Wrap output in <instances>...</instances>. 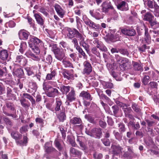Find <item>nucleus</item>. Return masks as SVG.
<instances>
[{"mask_svg": "<svg viewBox=\"0 0 159 159\" xmlns=\"http://www.w3.org/2000/svg\"><path fill=\"white\" fill-rule=\"evenodd\" d=\"M70 122L71 123L74 125H75L81 124L82 122V121L80 118L74 117L70 120Z\"/></svg>", "mask_w": 159, "mask_h": 159, "instance_id": "nucleus-26", "label": "nucleus"}, {"mask_svg": "<svg viewBox=\"0 0 159 159\" xmlns=\"http://www.w3.org/2000/svg\"><path fill=\"white\" fill-rule=\"evenodd\" d=\"M103 4H102V12L105 13L107 12L111 9H113L112 6L110 4H109L107 5L106 7H103Z\"/></svg>", "mask_w": 159, "mask_h": 159, "instance_id": "nucleus-35", "label": "nucleus"}, {"mask_svg": "<svg viewBox=\"0 0 159 159\" xmlns=\"http://www.w3.org/2000/svg\"><path fill=\"white\" fill-rule=\"evenodd\" d=\"M84 68L83 73L84 74L89 75L92 71V67L91 64L87 61L84 62L83 63Z\"/></svg>", "mask_w": 159, "mask_h": 159, "instance_id": "nucleus-7", "label": "nucleus"}, {"mask_svg": "<svg viewBox=\"0 0 159 159\" xmlns=\"http://www.w3.org/2000/svg\"><path fill=\"white\" fill-rule=\"evenodd\" d=\"M30 42L29 43V46L31 48L32 51L37 54H39L40 53V51L39 48L36 45H33L31 43L30 44Z\"/></svg>", "mask_w": 159, "mask_h": 159, "instance_id": "nucleus-37", "label": "nucleus"}, {"mask_svg": "<svg viewBox=\"0 0 159 159\" xmlns=\"http://www.w3.org/2000/svg\"><path fill=\"white\" fill-rule=\"evenodd\" d=\"M34 16L38 24L40 26H43L44 24V20L39 14H34Z\"/></svg>", "mask_w": 159, "mask_h": 159, "instance_id": "nucleus-20", "label": "nucleus"}, {"mask_svg": "<svg viewBox=\"0 0 159 159\" xmlns=\"http://www.w3.org/2000/svg\"><path fill=\"white\" fill-rule=\"evenodd\" d=\"M43 121L44 120L40 117H37L35 119V121L37 123L43 124Z\"/></svg>", "mask_w": 159, "mask_h": 159, "instance_id": "nucleus-61", "label": "nucleus"}, {"mask_svg": "<svg viewBox=\"0 0 159 159\" xmlns=\"http://www.w3.org/2000/svg\"><path fill=\"white\" fill-rule=\"evenodd\" d=\"M26 46V44L24 43H21L20 45V48L19 49L20 52L23 53L25 49V48Z\"/></svg>", "mask_w": 159, "mask_h": 159, "instance_id": "nucleus-49", "label": "nucleus"}, {"mask_svg": "<svg viewBox=\"0 0 159 159\" xmlns=\"http://www.w3.org/2000/svg\"><path fill=\"white\" fill-rule=\"evenodd\" d=\"M62 105L61 100L59 98H56L55 99V107L54 110L55 111H59L61 110V107Z\"/></svg>", "mask_w": 159, "mask_h": 159, "instance_id": "nucleus-18", "label": "nucleus"}, {"mask_svg": "<svg viewBox=\"0 0 159 159\" xmlns=\"http://www.w3.org/2000/svg\"><path fill=\"white\" fill-rule=\"evenodd\" d=\"M57 116L60 122H63L66 120V116L65 113L63 112H61L58 114Z\"/></svg>", "mask_w": 159, "mask_h": 159, "instance_id": "nucleus-30", "label": "nucleus"}, {"mask_svg": "<svg viewBox=\"0 0 159 159\" xmlns=\"http://www.w3.org/2000/svg\"><path fill=\"white\" fill-rule=\"evenodd\" d=\"M130 65V62L129 60L128 59L127 62L123 61L122 62L120 65L121 67L125 70L128 68V66H129Z\"/></svg>", "mask_w": 159, "mask_h": 159, "instance_id": "nucleus-36", "label": "nucleus"}, {"mask_svg": "<svg viewBox=\"0 0 159 159\" xmlns=\"http://www.w3.org/2000/svg\"><path fill=\"white\" fill-rule=\"evenodd\" d=\"M149 49V47H147L145 44H144L142 46L139 48V49L140 52H144L146 49Z\"/></svg>", "mask_w": 159, "mask_h": 159, "instance_id": "nucleus-54", "label": "nucleus"}, {"mask_svg": "<svg viewBox=\"0 0 159 159\" xmlns=\"http://www.w3.org/2000/svg\"><path fill=\"white\" fill-rule=\"evenodd\" d=\"M72 43L74 44V47L76 48L80 47L78 43L77 39L76 38H74L72 40Z\"/></svg>", "mask_w": 159, "mask_h": 159, "instance_id": "nucleus-51", "label": "nucleus"}, {"mask_svg": "<svg viewBox=\"0 0 159 159\" xmlns=\"http://www.w3.org/2000/svg\"><path fill=\"white\" fill-rule=\"evenodd\" d=\"M112 152L114 155H117L121 152L122 148L119 146L112 145L111 147Z\"/></svg>", "mask_w": 159, "mask_h": 159, "instance_id": "nucleus-22", "label": "nucleus"}, {"mask_svg": "<svg viewBox=\"0 0 159 159\" xmlns=\"http://www.w3.org/2000/svg\"><path fill=\"white\" fill-rule=\"evenodd\" d=\"M45 62L48 64H50L52 61V57L51 55H48L45 60Z\"/></svg>", "mask_w": 159, "mask_h": 159, "instance_id": "nucleus-46", "label": "nucleus"}, {"mask_svg": "<svg viewBox=\"0 0 159 159\" xmlns=\"http://www.w3.org/2000/svg\"><path fill=\"white\" fill-rule=\"evenodd\" d=\"M70 87L69 86L62 85L60 87L61 91L64 94H66L70 90Z\"/></svg>", "mask_w": 159, "mask_h": 159, "instance_id": "nucleus-31", "label": "nucleus"}, {"mask_svg": "<svg viewBox=\"0 0 159 159\" xmlns=\"http://www.w3.org/2000/svg\"><path fill=\"white\" fill-rule=\"evenodd\" d=\"M76 38L78 39L79 41H81L83 40H84L85 38L83 35L80 33L78 31L76 34Z\"/></svg>", "mask_w": 159, "mask_h": 159, "instance_id": "nucleus-44", "label": "nucleus"}, {"mask_svg": "<svg viewBox=\"0 0 159 159\" xmlns=\"http://www.w3.org/2000/svg\"><path fill=\"white\" fill-rule=\"evenodd\" d=\"M114 114H116L118 112L119 110V107L116 105L113 106L112 107Z\"/></svg>", "mask_w": 159, "mask_h": 159, "instance_id": "nucleus-59", "label": "nucleus"}, {"mask_svg": "<svg viewBox=\"0 0 159 159\" xmlns=\"http://www.w3.org/2000/svg\"><path fill=\"white\" fill-rule=\"evenodd\" d=\"M46 107L49 110L52 111H54V108L53 107L52 104L50 103H48L46 105Z\"/></svg>", "mask_w": 159, "mask_h": 159, "instance_id": "nucleus-58", "label": "nucleus"}, {"mask_svg": "<svg viewBox=\"0 0 159 159\" xmlns=\"http://www.w3.org/2000/svg\"><path fill=\"white\" fill-rule=\"evenodd\" d=\"M121 32L123 34L129 36H134L136 34L135 30L133 29L122 30Z\"/></svg>", "mask_w": 159, "mask_h": 159, "instance_id": "nucleus-17", "label": "nucleus"}, {"mask_svg": "<svg viewBox=\"0 0 159 159\" xmlns=\"http://www.w3.org/2000/svg\"><path fill=\"white\" fill-rule=\"evenodd\" d=\"M93 156L95 159H101L102 157V155L101 153L95 152L93 154Z\"/></svg>", "mask_w": 159, "mask_h": 159, "instance_id": "nucleus-53", "label": "nucleus"}, {"mask_svg": "<svg viewBox=\"0 0 159 159\" xmlns=\"http://www.w3.org/2000/svg\"><path fill=\"white\" fill-rule=\"evenodd\" d=\"M144 40H143V43H147L149 44L151 42V38L150 35L148 33V30L147 28H145V35H144Z\"/></svg>", "mask_w": 159, "mask_h": 159, "instance_id": "nucleus-15", "label": "nucleus"}, {"mask_svg": "<svg viewBox=\"0 0 159 159\" xmlns=\"http://www.w3.org/2000/svg\"><path fill=\"white\" fill-rule=\"evenodd\" d=\"M59 93V92L57 89L51 87L46 93V94L48 97L54 98L56 96H57Z\"/></svg>", "mask_w": 159, "mask_h": 159, "instance_id": "nucleus-8", "label": "nucleus"}, {"mask_svg": "<svg viewBox=\"0 0 159 159\" xmlns=\"http://www.w3.org/2000/svg\"><path fill=\"white\" fill-rule=\"evenodd\" d=\"M20 103L22 106L25 108H27L29 107V105L25 103L26 100L25 99H23L20 100Z\"/></svg>", "mask_w": 159, "mask_h": 159, "instance_id": "nucleus-48", "label": "nucleus"}, {"mask_svg": "<svg viewBox=\"0 0 159 159\" xmlns=\"http://www.w3.org/2000/svg\"><path fill=\"white\" fill-rule=\"evenodd\" d=\"M93 43L97 47L99 48L101 50L103 51H107V48L106 47L101 41L97 39H95Z\"/></svg>", "mask_w": 159, "mask_h": 159, "instance_id": "nucleus-9", "label": "nucleus"}, {"mask_svg": "<svg viewBox=\"0 0 159 159\" xmlns=\"http://www.w3.org/2000/svg\"><path fill=\"white\" fill-rule=\"evenodd\" d=\"M116 61L119 64H120L123 61L127 62L128 59L126 58L122 57H120L118 55L115 56Z\"/></svg>", "mask_w": 159, "mask_h": 159, "instance_id": "nucleus-29", "label": "nucleus"}, {"mask_svg": "<svg viewBox=\"0 0 159 159\" xmlns=\"http://www.w3.org/2000/svg\"><path fill=\"white\" fill-rule=\"evenodd\" d=\"M133 65L134 69L136 70H142V68L141 65L139 63L133 61Z\"/></svg>", "mask_w": 159, "mask_h": 159, "instance_id": "nucleus-32", "label": "nucleus"}, {"mask_svg": "<svg viewBox=\"0 0 159 159\" xmlns=\"http://www.w3.org/2000/svg\"><path fill=\"white\" fill-rule=\"evenodd\" d=\"M150 77L148 76L145 75L142 80L143 83L145 85L147 84L149 81Z\"/></svg>", "mask_w": 159, "mask_h": 159, "instance_id": "nucleus-47", "label": "nucleus"}, {"mask_svg": "<svg viewBox=\"0 0 159 159\" xmlns=\"http://www.w3.org/2000/svg\"><path fill=\"white\" fill-rule=\"evenodd\" d=\"M97 11H99V9H98L95 12H94L93 10H91L89 11V12L92 16L97 20H99L102 19L103 17V14L98 12Z\"/></svg>", "mask_w": 159, "mask_h": 159, "instance_id": "nucleus-11", "label": "nucleus"}, {"mask_svg": "<svg viewBox=\"0 0 159 159\" xmlns=\"http://www.w3.org/2000/svg\"><path fill=\"white\" fill-rule=\"evenodd\" d=\"M11 135L12 137L16 141L20 139L22 136L21 134H19L16 132H12L11 134Z\"/></svg>", "mask_w": 159, "mask_h": 159, "instance_id": "nucleus-33", "label": "nucleus"}, {"mask_svg": "<svg viewBox=\"0 0 159 159\" xmlns=\"http://www.w3.org/2000/svg\"><path fill=\"white\" fill-rule=\"evenodd\" d=\"M15 62L23 66H25L27 63V60L22 55H17L14 60Z\"/></svg>", "mask_w": 159, "mask_h": 159, "instance_id": "nucleus-5", "label": "nucleus"}, {"mask_svg": "<svg viewBox=\"0 0 159 159\" xmlns=\"http://www.w3.org/2000/svg\"><path fill=\"white\" fill-rule=\"evenodd\" d=\"M85 117L86 119H87L89 122L93 123H95V121L94 118L90 116H89L87 115H85Z\"/></svg>", "mask_w": 159, "mask_h": 159, "instance_id": "nucleus-50", "label": "nucleus"}, {"mask_svg": "<svg viewBox=\"0 0 159 159\" xmlns=\"http://www.w3.org/2000/svg\"><path fill=\"white\" fill-rule=\"evenodd\" d=\"M43 89L44 91L49 90L52 87L49 85H47L45 83H43Z\"/></svg>", "mask_w": 159, "mask_h": 159, "instance_id": "nucleus-63", "label": "nucleus"}, {"mask_svg": "<svg viewBox=\"0 0 159 159\" xmlns=\"http://www.w3.org/2000/svg\"><path fill=\"white\" fill-rule=\"evenodd\" d=\"M143 20L149 22L154 18V16L150 12H147L143 15Z\"/></svg>", "mask_w": 159, "mask_h": 159, "instance_id": "nucleus-23", "label": "nucleus"}, {"mask_svg": "<svg viewBox=\"0 0 159 159\" xmlns=\"http://www.w3.org/2000/svg\"><path fill=\"white\" fill-rule=\"evenodd\" d=\"M56 147L59 150H61L62 149V147L61 145V143L57 140H55L54 142Z\"/></svg>", "mask_w": 159, "mask_h": 159, "instance_id": "nucleus-42", "label": "nucleus"}, {"mask_svg": "<svg viewBox=\"0 0 159 159\" xmlns=\"http://www.w3.org/2000/svg\"><path fill=\"white\" fill-rule=\"evenodd\" d=\"M117 8L118 9L123 11H126L129 9L128 4L124 1L119 3L117 5Z\"/></svg>", "mask_w": 159, "mask_h": 159, "instance_id": "nucleus-12", "label": "nucleus"}, {"mask_svg": "<svg viewBox=\"0 0 159 159\" xmlns=\"http://www.w3.org/2000/svg\"><path fill=\"white\" fill-rule=\"evenodd\" d=\"M25 55L28 57L30 58L34 61H38L40 60L38 56L35 55L31 52H27Z\"/></svg>", "mask_w": 159, "mask_h": 159, "instance_id": "nucleus-21", "label": "nucleus"}, {"mask_svg": "<svg viewBox=\"0 0 159 159\" xmlns=\"http://www.w3.org/2000/svg\"><path fill=\"white\" fill-rule=\"evenodd\" d=\"M76 99L75 91L73 88H71L70 92L66 95V105H69L70 102L74 101Z\"/></svg>", "mask_w": 159, "mask_h": 159, "instance_id": "nucleus-4", "label": "nucleus"}, {"mask_svg": "<svg viewBox=\"0 0 159 159\" xmlns=\"http://www.w3.org/2000/svg\"><path fill=\"white\" fill-rule=\"evenodd\" d=\"M123 111L125 113V115H128L132 111V110L130 107H126L123 108Z\"/></svg>", "mask_w": 159, "mask_h": 159, "instance_id": "nucleus-52", "label": "nucleus"}, {"mask_svg": "<svg viewBox=\"0 0 159 159\" xmlns=\"http://www.w3.org/2000/svg\"><path fill=\"white\" fill-rule=\"evenodd\" d=\"M62 63L65 67L73 68L72 64L70 61L66 59H63L62 61Z\"/></svg>", "mask_w": 159, "mask_h": 159, "instance_id": "nucleus-34", "label": "nucleus"}, {"mask_svg": "<svg viewBox=\"0 0 159 159\" xmlns=\"http://www.w3.org/2000/svg\"><path fill=\"white\" fill-rule=\"evenodd\" d=\"M67 140L73 147H75L76 144L75 142V139L72 136H68L67 137Z\"/></svg>", "mask_w": 159, "mask_h": 159, "instance_id": "nucleus-38", "label": "nucleus"}, {"mask_svg": "<svg viewBox=\"0 0 159 159\" xmlns=\"http://www.w3.org/2000/svg\"><path fill=\"white\" fill-rule=\"evenodd\" d=\"M111 15L115 17H117L118 16V14L116 11L114 9L113 7V9H111Z\"/></svg>", "mask_w": 159, "mask_h": 159, "instance_id": "nucleus-64", "label": "nucleus"}, {"mask_svg": "<svg viewBox=\"0 0 159 159\" xmlns=\"http://www.w3.org/2000/svg\"><path fill=\"white\" fill-rule=\"evenodd\" d=\"M14 75L19 77H22L24 76V72L23 70L21 69H17L15 71L13 72Z\"/></svg>", "mask_w": 159, "mask_h": 159, "instance_id": "nucleus-25", "label": "nucleus"}, {"mask_svg": "<svg viewBox=\"0 0 159 159\" xmlns=\"http://www.w3.org/2000/svg\"><path fill=\"white\" fill-rule=\"evenodd\" d=\"M3 120L7 125L11 126L12 125L11 122L7 118L4 117L3 118Z\"/></svg>", "mask_w": 159, "mask_h": 159, "instance_id": "nucleus-62", "label": "nucleus"}, {"mask_svg": "<svg viewBox=\"0 0 159 159\" xmlns=\"http://www.w3.org/2000/svg\"><path fill=\"white\" fill-rule=\"evenodd\" d=\"M19 35L20 39L26 40L29 35V33L24 30H21L19 32Z\"/></svg>", "mask_w": 159, "mask_h": 159, "instance_id": "nucleus-14", "label": "nucleus"}, {"mask_svg": "<svg viewBox=\"0 0 159 159\" xmlns=\"http://www.w3.org/2000/svg\"><path fill=\"white\" fill-rule=\"evenodd\" d=\"M78 52L82 55L84 58L86 59L87 58V56L86 55L84 52L83 51L82 48L79 47L76 49Z\"/></svg>", "mask_w": 159, "mask_h": 159, "instance_id": "nucleus-40", "label": "nucleus"}, {"mask_svg": "<svg viewBox=\"0 0 159 159\" xmlns=\"http://www.w3.org/2000/svg\"><path fill=\"white\" fill-rule=\"evenodd\" d=\"M80 96L83 98L84 99L91 101L92 99L90 94L87 92L83 91L80 93Z\"/></svg>", "mask_w": 159, "mask_h": 159, "instance_id": "nucleus-16", "label": "nucleus"}, {"mask_svg": "<svg viewBox=\"0 0 159 159\" xmlns=\"http://www.w3.org/2000/svg\"><path fill=\"white\" fill-rule=\"evenodd\" d=\"M103 143L106 146H108L110 145V142L108 139H102Z\"/></svg>", "mask_w": 159, "mask_h": 159, "instance_id": "nucleus-57", "label": "nucleus"}, {"mask_svg": "<svg viewBox=\"0 0 159 159\" xmlns=\"http://www.w3.org/2000/svg\"><path fill=\"white\" fill-rule=\"evenodd\" d=\"M8 52L6 50H3L0 51V58L4 61L7 60L8 57Z\"/></svg>", "mask_w": 159, "mask_h": 159, "instance_id": "nucleus-24", "label": "nucleus"}, {"mask_svg": "<svg viewBox=\"0 0 159 159\" xmlns=\"http://www.w3.org/2000/svg\"><path fill=\"white\" fill-rule=\"evenodd\" d=\"M54 7L57 15L61 18H62L65 14V11L58 4H55Z\"/></svg>", "mask_w": 159, "mask_h": 159, "instance_id": "nucleus-10", "label": "nucleus"}, {"mask_svg": "<svg viewBox=\"0 0 159 159\" xmlns=\"http://www.w3.org/2000/svg\"><path fill=\"white\" fill-rule=\"evenodd\" d=\"M16 25L15 23L12 20H11L9 22H7L6 24V26L7 27H8L10 28L14 27Z\"/></svg>", "mask_w": 159, "mask_h": 159, "instance_id": "nucleus-45", "label": "nucleus"}, {"mask_svg": "<svg viewBox=\"0 0 159 159\" xmlns=\"http://www.w3.org/2000/svg\"><path fill=\"white\" fill-rule=\"evenodd\" d=\"M80 145L82 150L84 151L87 150V147L82 141H80Z\"/></svg>", "mask_w": 159, "mask_h": 159, "instance_id": "nucleus-60", "label": "nucleus"}, {"mask_svg": "<svg viewBox=\"0 0 159 159\" xmlns=\"http://www.w3.org/2000/svg\"><path fill=\"white\" fill-rule=\"evenodd\" d=\"M86 133L91 137L100 138L102 134V131L100 128H94L90 131L86 130Z\"/></svg>", "mask_w": 159, "mask_h": 159, "instance_id": "nucleus-3", "label": "nucleus"}, {"mask_svg": "<svg viewBox=\"0 0 159 159\" xmlns=\"http://www.w3.org/2000/svg\"><path fill=\"white\" fill-rule=\"evenodd\" d=\"M60 47H63L65 48H67L68 47V45L66 42L64 41H61L60 43Z\"/></svg>", "mask_w": 159, "mask_h": 159, "instance_id": "nucleus-56", "label": "nucleus"}, {"mask_svg": "<svg viewBox=\"0 0 159 159\" xmlns=\"http://www.w3.org/2000/svg\"><path fill=\"white\" fill-rule=\"evenodd\" d=\"M83 20L84 23L91 28L94 29L96 31L101 29V27L99 25L95 23L86 16H83Z\"/></svg>", "mask_w": 159, "mask_h": 159, "instance_id": "nucleus-2", "label": "nucleus"}, {"mask_svg": "<svg viewBox=\"0 0 159 159\" xmlns=\"http://www.w3.org/2000/svg\"><path fill=\"white\" fill-rule=\"evenodd\" d=\"M73 70H71L70 71L66 70L63 73L64 78L67 80L73 79L74 75H73Z\"/></svg>", "mask_w": 159, "mask_h": 159, "instance_id": "nucleus-13", "label": "nucleus"}, {"mask_svg": "<svg viewBox=\"0 0 159 159\" xmlns=\"http://www.w3.org/2000/svg\"><path fill=\"white\" fill-rule=\"evenodd\" d=\"M91 51L93 54L96 55L97 57H100V53L96 47H94L92 48Z\"/></svg>", "mask_w": 159, "mask_h": 159, "instance_id": "nucleus-43", "label": "nucleus"}, {"mask_svg": "<svg viewBox=\"0 0 159 159\" xmlns=\"http://www.w3.org/2000/svg\"><path fill=\"white\" fill-rule=\"evenodd\" d=\"M78 31L76 29L68 28L66 30V38L69 39H72L75 37V35L76 34Z\"/></svg>", "mask_w": 159, "mask_h": 159, "instance_id": "nucleus-6", "label": "nucleus"}, {"mask_svg": "<svg viewBox=\"0 0 159 159\" xmlns=\"http://www.w3.org/2000/svg\"><path fill=\"white\" fill-rule=\"evenodd\" d=\"M80 44V46H82L84 48L85 50L87 52H88L89 51V45L84 40H83L79 42Z\"/></svg>", "mask_w": 159, "mask_h": 159, "instance_id": "nucleus-27", "label": "nucleus"}, {"mask_svg": "<svg viewBox=\"0 0 159 159\" xmlns=\"http://www.w3.org/2000/svg\"><path fill=\"white\" fill-rule=\"evenodd\" d=\"M30 42L33 43V45H36L41 42V41L35 37H33L30 39Z\"/></svg>", "mask_w": 159, "mask_h": 159, "instance_id": "nucleus-28", "label": "nucleus"}, {"mask_svg": "<svg viewBox=\"0 0 159 159\" xmlns=\"http://www.w3.org/2000/svg\"><path fill=\"white\" fill-rule=\"evenodd\" d=\"M52 46V50L56 58L60 61L64 59L65 57V55L64 50H61L60 48H58L56 44H53Z\"/></svg>", "mask_w": 159, "mask_h": 159, "instance_id": "nucleus-1", "label": "nucleus"}, {"mask_svg": "<svg viewBox=\"0 0 159 159\" xmlns=\"http://www.w3.org/2000/svg\"><path fill=\"white\" fill-rule=\"evenodd\" d=\"M7 97L8 100H15L16 99V95L12 93L11 89L9 87H7Z\"/></svg>", "mask_w": 159, "mask_h": 159, "instance_id": "nucleus-19", "label": "nucleus"}, {"mask_svg": "<svg viewBox=\"0 0 159 159\" xmlns=\"http://www.w3.org/2000/svg\"><path fill=\"white\" fill-rule=\"evenodd\" d=\"M132 107L134 111L136 112H139L140 110V109L139 108L138 105L135 103L133 104Z\"/></svg>", "mask_w": 159, "mask_h": 159, "instance_id": "nucleus-55", "label": "nucleus"}, {"mask_svg": "<svg viewBox=\"0 0 159 159\" xmlns=\"http://www.w3.org/2000/svg\"><path fill=\"white\" fill-rule=\"evenodd\" d=\"M49 143H47L45 145V151L48 153L51 152L54 149L53 148L51 147L49 145Z\"/></svg>", "mask_w": 159, "mask_h": 159, "instance_id": "nucleus-41", "label": "nucleus"}, {"mask_svg": "<svg viewBox=\"0 0 159 159\" xmlns=\"http://www.w3.org/2000/svg\"><path fill=\"white\" fill-rule=\"evenodd\" d=\"M56 74V71L55 70H53L50 74H48L47 75L46 79L48 80H51L55 77Z\"/></svg>", "mask_w": 159, "mask_h": 159, "instance_id": "nucleus-39", "label": "nucleus"}]
</instances>
